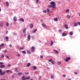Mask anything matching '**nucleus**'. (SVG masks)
<instances>
[{
    "instance_id": "bf43d9fd",
    "label": "nucleus",
    "mask_w": 80,
    "mask_h": 80,
    "mask_svg": "<svg viewBox=\"0 0 80 80\" xmlns=\"http://www.w3.org/2000/svg\"><path fill=\"white\" fill-rule=\"evenodd\" d=\"M26 36H27V35H26V34H25L24 35V37H26Z\"/></svg>"
},
{
    "instance_id": "c03bdc74",
    "label": "nucleus",
    "mask_w": 80,
    "mask_h": 80,
    "mask_svg": "<svg viewBox=\"0 0 80 80\" xmlns=\"http://www.w3.org/2000/svg\"><path fill=\"white\" fill-rule=\"evenodd\" d=\"M43 13H46L47 12V11H46V10H43Z\"/></svg>"
},
{
    "instance_id": "a211bd4d",
    "label": "nucleus",
    "mask_w": 80,
    "mask_h": 80,
    "mask_svg": "<svg viewBox=\"0 0 80 80\" xmlns=\"http://www.w3.org/2000/svg\"><path fill=\"white\" fill-rule=\"evenodd\" d=\"M54 20L55 22H57L58 21V18H54Z\"/></svg>"
},
{
    "instance_id": "c9c22d12",
    "label": "nucleus",
    "mask_w": 80,
    "mask_h": 80,
    "mask_svg": "<svg viewBox=\"0 0 80 80\" xmlns=\"http://www.w3.org/2000/svg\"><path fill=\"white\" fill-rule=\"evenodd\" d=\"M57 63H58V65H60V64H61V62H58Z\"/></svg>"
},
{
    "instance_id": "72a5a7b5",
    "label": "nucleus",
    "mask_w": 80,
    "mask_h": 80,
    "mask_svg": "<svg viewBox=\"0 0 80 80\" xmlns=\"http://www.w3.org/2000/svg\"><path fill=\"white\" fill-rule=\"evenodd\" d=\"M48 62H52V59H51L48 60Z\"/></svg>"
},
{
    "instance_id": "c85d7f7f",
    "label": "nucleus",
    "mask_w": 80,
    "mask_h": 80,
    "mask_svg": "<svg viewBox=\"0 0 80 80\" xmlns=\"http://www.w3.org/2000/svg\"><path fill=\"white\" fill-rule=\"evenodd\" d=\"M54 42H53L52 41H51V46H52V45H53V44Z\"/></svg>"
},
{
    "instance_id": "bb28decb",
    "label": "nucleus",
    "mask_w": 80,
    "mask_h": 80,
    "mask_svg": "<svg viewBox=\"0 0 80 80\" xmlns=\"http://www.w3.org/2000/svg\"><path fill=\"white\" fill-rule=\"evenodd\" d=\"M69 35H73V32H70L69 33Z\"/></svg>"
},
{
    "instance_id": "37998d69",
    "label": "nucleus",
    "mask_w": 80,
    "mask_h": 80,
    "mask_svg": "<svg viewBox=\"0 0 80 80\" xmlns=\"http://www.w3.org/2000/svg\"><path fill=\"white\" fill-rule=\"evenodd\" d=\"M8 25H9V23H8V22L7 23H6V26L7 27H8Z\"/></svg>"
},
{
    "instance_id": "338daca9",
    "label": "nucleus",
    "mask_w": 80,
    "mask_h": 80,
    "mask_svg": "<svg viewBox=\"0 0 80 80\" xmlns=\"http://www.w3.org/2000/svg\"><path fill=\"white\" fill-rule=\"evenodd\" d=\"M52 12H53V11H50V13H52Z\"/></svg>"
},
{
    "instance_id": "5701e85b",
    "label": "nucleus",
    "mask_w": 80,
    "mask_h": 80,
    "mask_svg": "<svg viewBox=\"0 0 80 80\" xmlns=\"http://www.w3.org/2000/svg\"><path fill=\"white\" fill-rule=\"evenodd\" d=\"M18 75H22V73L19 72L18 73Z\"/></svg>"
},
{
    "instance_id": "58836bf2",
    "label": "nucleus",
    "mask_w": 80,
    "mask_h": 80,
    "mask_svg": "<svg viewBox=\"0 0 80 80\" xmlns=\"http://www.w3.org/2000/svg\"><path fill=\"white\" fill-rule=\"evenodd\" d=\"M6 72H7V73H8V72H10V70H7L6 71Z\"/></svg>"
},
{
    "instance_id": "4d7b16f0",
    "label": "nucleus",
    "mask_w": 80,
    "mask_h": 80,
    "mask_svg": "<svg viewBox=\"0 0 80 80\" xmlns=\"http://www.w3.org/2000/svg\"><path fill=\"white\" fill-rule=\"evenodd\" d=\"M41 76H39V79L40 80V79H41Z\"/></svg>"
},
{
    "instance_id": "20e7f679",
    "label": "nucleus",
    "mask_w": 80,
    "mask_h": 80,
    "mask_svg": "<svg viewBox=\"0 0 80 80\" xmlns=\"http://www.w3.org/2000/svg\"><path fill=\"white\" fill-rule=\"evenodd\" d=\"M32 51L33 52H34L35 50V47L34 46H32L31 47Z\"/></svg>"
},
{
    "instance_id": "680f3d73",
    "label": "nucleus",
    "mask_w": 80,
    "mask_h": 80,
    "mask_svg": "<svg viewBox=\"0 0 80 80\" xmlns=\"http://www.w3.org/2000/svg\"><path fill=\"white\" fill-rule=\"evenodd\" d=\"M8 31H6V34H7V33H8Z\"/></svg>"
},
{
    "instance_id": "412c9836",
    "label": "nucleus",
    "mask_w": 80,
    "mask_h": 80,
    "mask_svg": "<svg viewBox=\"0 0 80 80\" xmlns=\"http://www.w3.org/2000/svg\"><path fill=\"white\" fill-rule=\"evenodd\" d=\"M22 80H26V78H25V76H23L22 78Z\"/></svg>"
},
{
    "instance_id": "3c124183",
    "label": "nucleus",
    "mask_w": 80,
    "mask_h": 80,
    "mask_svg": "<svg viewBox=\"0 0 80 80\" xmlns=\"http://www.w3.org/2000/svg\"><path fill=\"white\" fill-rule=\"evenodd\" d=\"M63 77H66V75H65V74H63L62 75Z\"/></svg>"
},
{
    "instance_id": "7c9ffc66",
    "label": "nucleus",
    "mask_w": 80,
    "mask_h": 80,
    "mask_svg": "<svg viewBox=\"0 0 80 80\" xmlns=\"http://www.w3.org/2000/svg\"><path fill=\"white\" fill-rule=\"evenodd\" d=\"M47 12H50V9H49V8H47Z\"/></svg>"
},
{
    "instance_id": "2eb2a0df",
    "label": "nucleus",
    "mask_w": 80,
    "mask_h": 80,
    "mask_svg": "<svg viewBox=\"0 0 80 80\" xmlns=\"http://www.w3.org/2000/svg\"><path fill=\"white\" fill-rule=\"evenodd\" d=\"M53 51L55 52L56 53H57V54H58V52L57 50L54 49Z\"/></svg>"
},
{
    "instance_id": "393cba45",
    "label": "nucleus",
    "mask_w": 80,
    "mask_h": 80,
    "mask_svg": "<svg viewBox=\"0 0 80 80\" xmlns=\"http://www.w3.org/2000/svg\"><path fill=\"white\" fill-rule=\"evenodd\" d=\"M6 4L7 6H9V3H8V2H6Z\"/></svg>"
},
{
    "instance_id": "a18cd8bd",
    "label": "nucleus",
    "mask_w": 80,
    "mask_h": 80,
    "mask_svg": "<svg viewBox=\"0 0 80 80\" xmlns=\"http://www.w3.org/2000/svg\"><path fill=\"white\" fill-rule=\"evenodd\" d=\"M3 62H0V65H3Z\"/></svg>"
},
{
    "instance_id": "09e8293b",
    "label": "nucleus",
    "mask_w": 80,
    "mask_h": 80,
    "mask_svg": "<svg viewBox=\"0 0 80 80\" xmlns=\"http://www.w3.org/2000/svg\"><path fill=\"white\" fill-rule=\"evenodd\" d=\"M36 3H38V0H36Z\"/></svg>"
},
{
    "instance_id": "423d86ee",
    "label": "nucleus",
    "mask_w": 80,
    "mask_h": 80,
    "mask_svg": "<svg viewBox=\"0 0 80 80\" xmlns=\"http://www.w3.org/2000/svg\"><path fill=\"white\" fill-rule=\"evenodd\" d=\"M64 27L66 29H68V26L67 24H65L64 25Z\"/></svg>"
},
{
    "instance_id": "6e6d98bb",
    "label": "nucleus",
    "mask_w": 80,
    "mask_h": 80,
    "mask_svg": "<svg viewBox=\"0 0 80 80\" xmlns=\"http://www.w3.org/2000/svg\"><path fill=\"white\" fill-rule=\"evenodd\" d=\"M13 34L15 35H17V34L16 33H14Z\"/></svg>"
},
{
    "instance_id": "0eeeda50",
    "label": "nucleus",
    "mask_w": 80,
    "mask_h": 80,
    "mask_svg": "<svg viewBox=\"0 0 80 80\" xmlns=\"http://www.w3.org/2000/svg\"><path fill=\"white\" fill-rule=\"evenodd\" d=\"M30 28H33V25L32 24H30Z\"/></svg>"
},
{
    "instance_id": "473e14b6",
    "label": "nucleus",
    "mask_w": 80,
    "mask_h": 80,
    "mask_svg": "<svg viewBox=\"0 0 80 80\" xmlns=\"http://www.w3.org/2000/svg\"><path fill=\"white\" fill-rule=\"evenodd\" d=\"M22 52L24 54H25V53H26V51H22Z\"/></svg>"
},
{
    "instance_id": "052dcab7",
    "label": "nucleus",
    "mask_w": 80,
    "mask_h": 80,
    "mask_svg": "<svg viewBox=\"0 0 80 80\" xmlns=\"http://www.w3.org/2000/svg\"><path fill=\"white\" fill-rule=\"evenodd\" d=\"M12 78H15V76L13 75H12Z\"/></svg>"
},
{
    "instance_id": "c756f323",
    "label": "nucleus",
    "mask_w": 80,
    "mask_h": 80,
    "mask_svg": "<svg viewBox=\"0 0 80 80\" xmlns=\"http://www.w3.org/2000/svg\"><path fill=\"white\" fill-rule=\"evenodd\" d=\"M27 52L28 53V54H30V52L29 50H27Z\"/></svg>"
},
{
    "instance_id": "774afa93",
    "label": "nucleus",
    "mask_w": 80,
    "mask_h": 80,
    "mask_svg": "<svg viewBox=\"0 0 80 80\" xmlns=\"http://www.w3.org/2000/svg\"><path fill=\"white\" fill-rule=\"evenodd\" d=\"M71 79H68V80H71Z\"/></svg>"
},
{
    "instance_id": "de8ad7c7",
    "label": "nucleus",
    "mask_w": 80,
    "mask_h": 80,
    "mask_svg": "<svg viewBox=\"0 0 80 80\" xmlns=\"http://www.w3.org/2000/svg\"><path fill=\"white\" fill-rule=\"evenodd\" d=\"M8 67H10V66H11V65L10 64H8Z\"/></svg>"
},
{
    "instance_id": "f704fd0d",
    "label": "nucleus",
    "mask_w": 80,
    "mask_h": 80,
    "mask_svg": "<svg viewBox=\"0 0 80 80\" xmlns=\"http://www.w3.org/2000/svg\"><path fill=\"white\" fill-rule=\"evenodd\" d=\"M36 69H37V67H36V66H34L33 67V69L36 70Z\"/></svg>"
},
{
    "instance_id": "e433bc0d",
    "label": "nucleus",
    "mask_w": 80,
    "mask_h": 80,
    "mask_svg": "<svg viewBox=\"0 0 80 80\" xmlns=\"http://www.w3.org/2000/svg\"><path fill=\"white\" fill-rule=\"evenodd\" d=\"M51 78H52V79H53V78H54V77H53V76L52 75L51 76Z\"/></svg>"
},
{
    "instance_id": "ea45409f",
    "label": "nucleus",
    "mask_w": 80,
    "mask_h": 80,
    "mask_svg": "<svg viewBox=\"0 0 80 80\" xmlns=\"http://www.w3.org/2000/svg\"><path fill=\"white\" fill-rule=\"evenodd\" d=\"M70 11V10L68 9H67V11H66V13H68V12H69V11Z\"/></svg>"
},
{
    "instance_id": "39448f33",
    "label": "nucleus",
    "mask_w": 80,
    "mask_h": 80,
    "mask_svg": "<svg viewBox=\"0 0 80 80\" xmlns=\"http://www.w3.org/2000/svg\"><path fill=\"white\" fill-rule=\"evenodd\" d=\"M13 20L14 22H16V21L17 20V19L16 17H14L13 18Z\"/></svg>"
},
{
    "instance_id": "6e6552de",
    "label": "nucleus",
    "mask_w": 80,
    "mask_h": 80,
    "mask_svg": "<svg viewBox=\"0 0 80 80\" xmlns=\"http://www.w3.org/2000/svg\"><path fill=\"white\" fill-rule=\"evenodd\" d=\"M20 21H21L22 22H24V21H25V20L22 18H21L20 19Z\"/></svg>"
},
{
    "instance_id": "a878e982",
    "label": "nucleus",
    "mask_w": 80,
    "mask_h": 80,
    "mask_svg": "<svg viewBox=\"0 0 80 80\" xmlns=\"http://www.w3.org/2000/svg\"><path fill=\"white\" fill-rule=\"evenodd\" d=\"M67 17L68 18H70V16L68 15L67 16Z\"/></svg>"
},
{
    "instance_id": "13d9d810",
    "label": "nucleus",
    "mask_w": 80,
    "mask_h": 80,
    "mask_svg": "<svg viewBox=\"0 0 80 80\" xmlns=\"http://www.w3.org/2000/svg\"><path fill=\"white\" fill-rule=\"evenodd\" d=\"M9 47H12V44H10L9 45Z\"/></svg>"
},
{
    "instance_id": "f03ea898",
    "label": "nucleus",
    "mask_w": 80,
    "mask_h": 80,
    "mask_svg": "<svg viewBox=\"0 0 80 80\" xmlns=\"http://www.w3.org/2000/svg\"><path fill=\"white\" fill-rule=\"evenodd\" d=\"M71 58L70 57H68V58H67L66 59H65V62H68V60H70Z\"/></svg>"
},
{
    "instance_id": "8fccbe9b",
    "label": "nucleus",
    "mask_w": 80,
    "mask_h": 80,
    "mask_svg": "<svg viewBox=\"0 0 80 80\" xmlns=\"http://www.w3.org/2000/svg\"><path fill=\"white\" fill-rule=\"evenodd\" d=\"M6 57H7V58L8 59V58H9V57L8 56H6Z\"/></svg>"
},
{
    "instance_id": "4be33fe9",
    "label": "nucleus",
    "mask_w": 80,
    "mask_h": 80,
    "mask_svg": "<svg viewBox=\"0 0 80 80\" xmlns=\"http://www.w3.org/2000/svg\"><path fill=\"white\" fill-rule=\"evenodd\" d=\"M48 8H52V6L51 5H48Z\"/></svg>"
},
{
    "instance_id": "79ce46f5",
    "label": "nucleus",
    "mask_w": 80,
    "mask_h": 80,
    "mask_svg": "<svg viewBox=\"0 0 80 80\" xmlns=\"http://www.w3.org/2000/svg\"><path fill=\"white\" fill-rule=\"evenodd\" d=\"M4 45V44L3 43H2L0 45V47H2V46H3Z\"/></svg>"
},
{
    "instance_id": "a19ab883",
    "label": "nucleus",
    "mask_w": 80,
    "mask_h": 80,
    "mask_svg": "<svg viewBox=\"0 0 80 80\" xmlns=\"http://www.w3.org/2000/svg\"><path fill=\"white\" fill-rule=\"evenodd\" d=\"M2 72V69H0V74Z\"/></svg>"
},
{
    "instance_id": "69168bd1",
    "label": "nucleus",
    "mask_w": 80,
    "mask_h": 80,
    "mask_svg": "<svg viewBox=\"0 0 80 80\" xmlns=\"http://www.w3.org/2000/svg\"><path fill=\"white\" fill-rule=\"evenodd\" d=\"M17 56H18V57H20V54H18L17 55Z\"/></svg>"
},
{
    "instance_id": "4c0bfd02",
    "label": "nucleus",
    "mask_w": 80,
    "mask_h": 80,
    "mask_svg": "<svg viewBox=\"0 0 80 80\" xmlns=\"http://www.w3.org/2000/svg\"><path fill=\"white\" fill-rule=\"evenodd\" d=\"M25 48H24V47H23L22 48H21L20 49V50H23V49H24Z\"/></svg>"
},
{
    "instance_id": "1a4fd4ad",
    "label": "nucleus",
    "mask_w": 80,
    "mask_h": 80,
    "mask_svg": "<svg viewBox=\"0 0 80 80\" xmlns=\"http://www.w3.org/2000/svg\"><path fill=\"white\" fill-rule=\"evenodd\" d=\"M5 39L7 42H8L9 41V40H8V36H6L5 37Z\"/></svg>"
},
{
    "instance_id": "e2e57ef3",
    "label": "nucleus",
    "mask_w": 80,
    "mask_h": 80,
    "mask_svg": "<svg viewBox=\"0 0 80 80\" xmlns=\"http://www.w3.org/2000/svg\"><path fill=\"white\" fill-rule=\"evenodd\" d=\"M25 74L26 75H28V72H26V73H25Z\"/></svg>"
},
{
    "instance_id": "cd10ccee",
    "label": "nucleus",
    "mask_w": 80,
    "mask_h": 80,
    "mask_svg": "<svg viewBox=\"0 0 80 80\" xmlns=\"http://www.w3.org/2000/svg\"><path fill=\"white\" fill-rule=\"evenodd\" d=\"M30 77H28L26 78V80H28V79H30Z\"/></svg>"
},
{
    "instance_id": "6ab92c4d",
    "label": "nucleus",
    "mask_w": 80,
    "mask_h": 80,
    "mask_svg": "<svg viewBox=\"0 0 80 80\" xmlns=\"http://www.w3.org/2000/svg\"><path fill=\"white\" fill-rule=\"evenodd\" d=\"M3 52L4 53H7V49H5V50L3 51Z\"/></svg>"
},
{
    "instance_id": "9d476101",
    "label": "nucleus",
    "mask_w": 80,
    "mask_h": 80,
    "mask_svg": "<svg viewBox=\"0 0 80 80\" xmlns=\"http://www.w3.org/2000/svg\"><path fill=\"white\" fill-rule=\"evenodd\" d=\"M6 73L5 72H2L0 74V75L1 76L3 75H5Z\"/></svg>"
},
{
    "instance_id": "ddd939ff",
    "label": "nucleus",
    "mask_w": 80,
    "mask_h": 80,
    "mask_svg": "<svg viewBox=\"0 0 80 80\" xmlns=\"http://www.w3.org/2000/svg\"><path fill=\"white\" fill-rule=\"evenodd\" d=\"M62 35L63 37H64L65 36H67V34L65 33H63L62 34Z\"/></svg>"
},
{
    "instance_id": "49530a36",
    "label": "nucleus",
    "mask_w": 80,
    "mask_h": 80,
    "mask_svg": "<svg viewBox=\"0 0 80 80\" xmlns=\"http://www.w3.org/2000/svg\"><path fill=\"white\" fill-rule=\"evenodd\" d=\"M74 73L75 74V75H77V72H74Z\"/></svg>"
},
{
    "instance_id": "f8f14e48",
    "label": "nucleus",
    "mask_w": 80,
    "mask_h": 80,
    "mask_svg": "<svg viewBox=\"0 0 80 80\" xmlns=\"http://www.w3.org/2000/svg\"><path fill=\"white\" fill-rule=\"evenodd\" d=\"M37 31V29H35L32 32V33H35Z\"/></svg>"
},
{
    "instance_id": "4468645a",
    "label": "nucleus",
    "mask_w": 80,
    "mask_h": 80,
    "mask_svg": "<svg viewBox=\"0 0 80 80\" xmlns=\"http://www.w3.org/2000/svg\"><path fill=\"white\" fill-rule=\"evenodd\" d=\"M5 66L4 65H1V66H0V68H5Z\"/></svg>"
},
{
    "instance_id": "f3484780",
    "label": "nucleus",
    "mask_w": 80,
    "mask_h": 80,
    "mask_svg": "<svg viewBox=\"0 0 80 80\" xmlns=\"http://www.w3.org/2000/svg\"><path fill=\"white\" fill-rule=\"evenodd\" d=\"M27 29H24L22 30V32H23V33H25V32H26V30Z\"/></svg>"
},
{
    "instance_id": "5fc2aeb1",
    "label": "nucleus",
    "mask_w": 80,
    "mask_h": 80,
    "mask_svg": "<svg viewBox=\"0 0 80 80\" xmlns=\"http://www.w3.org/2000/svg\"><path fill=\"white\" fill-rule=\"evenodd\" d=\"M62 30L60 29L59 30V32H62Z\"/></svg>"
},
{
    "instance_id": "864d4df0",
    "label": "nucleus",
    "mask_w": 80,
    "mask_h": 80,
    "mask_svg": "<svg viewBox=\"0 0 80 80\" xmlns=\"http://www.w3.org/2000/svg\"><path fill=\"white\" fill-rule=\"evenodd\" d=\"M40 58H43V56H40Z\"/></svg>"
},
{
    "instance_id": "7ed1b4c3",
    "label": "nucleus",
    "mask_w": 80,
    "mask_h": 80,
    "mask_svg": "<svg viewBox=\"0 0 80 80\" xmlns=\"http://www.w3.org/2000/svg\"><path fill=\"white\" fill-rule=\"evenodd\" d=\"M42 25L43 27H44V28H47V26L46 24H45V23L42 24Z\"/></svg>"
},
{
    "instance_id": "2f4dec72",
    "label": "nucleus",
    "mask_w": 80,
    "mask_h": 80,
    "mask_svg": "<svg viewBox=\"0 0 80 80\" xmlns=\"http://www.w3.org/2000/svg\"><path fill=\"white\" fill-rule=\"evenodd\" d=\"M51 63H52V64H55V62H54V61H52L51 62Z\"/></svg>"
},
{
    "instance_id": "603ef678",
    "label": "nucleus",
    "mask_w": 80,
    "mask_h": 80,
    "mask_svg": "<svg viewBox=\"0 0 80 80\" xmlns=\"http://www.w3.org/2000/svg\"><path fill=\"white\" fill-rule=\"evenodd\" d=\"M78 25H80V22H78Z\"/></svg>"
},
{
    "instance_id": "aec40b11",
    "label": "nucleus",
    "mask_w": 80,
    "mask_h": 80,
    "mask_svg": "<svg viewBox=\"0 0 80 80\" xmlns=\"http://www.w3.org/2000/svg\"><path fill=\"white\" fill-rule=\"evenodd\" d=\"M1 57L2 58H4L5 57V55H4V54H2L1 55Z\"/></svg>"
},
{
    "instance_id": "f257e3e1",
    "label": "nucleus",
    "mask_w": 80,
    "mask_h": 80,
    "mask_svg": "<svg viewBox=\"0 0 80 80\" xmlns=\"http://www.w3.org/2000/svg\"><path fill=\"white\" fill-rule=\"evenodd\" d=\"M50 4L51 5H52V8H53L54 9H56L57 8L56 7V4H55V3L53 1H52L50 2Z\"/></svg>"
},
{
    "instance_id": "b1692460",
    "label": "nucleus",
    "mask_w": 80,
    "mask_h": 80,
    "mask_svg": "<svg viewBox=\"0 0 80 80\" xmlns=\"http://www.w3.org/2000/svg\"><path fill=\"white\" fill-rule=\"evenodd\" d=\"M31 37L30 36V35H29L28 36V40H30V38Z\"/></svg>"
},
{
    "instance_id": "0e129e2a",
    "label": "nucleus",
    "mask_w": 80,
    "mask_h": 80,
    "mask_svg": "<svg viewBox=\"0 0 80 80\" xmlns=\"http://www.w3.org/2000/svg\"><path fill=\"white\" fill-rule=\"evenodd\" d=\"M15 70L17 71V68H15Z\"/></svg>"
},
{
    "instance_id": "dca6fc26",
    "label": "nucleus",
    "mask_w": 80,
    "mask_h": 80,
    "mask_svg": "<svg viewBox=\"0 0 80 80\" xmlns=\"http://www.w3.org/2000/svg\"><path fill=\"white\" fill-rule=\"evenodd\" d=\"M31 65V64H30V63H28L27 66V67H30V66Z\"/></svg>"
},
{
    "instance_id": "9b49d317",
    "label": "nucleus",
    "mask_w": 80,
    "mask_h": 80,
    "mask_svg": "<svg viewBox=\"0 0 80 80\" xmlns=\"http://www.w3.org/2000/svg\"><path fill=\"white\" fill-rule=\"evenodd\" d=\"M78 26V22L77 23L76 22H74V27H77V26Z\"/></svg>"
}]
</instances>
